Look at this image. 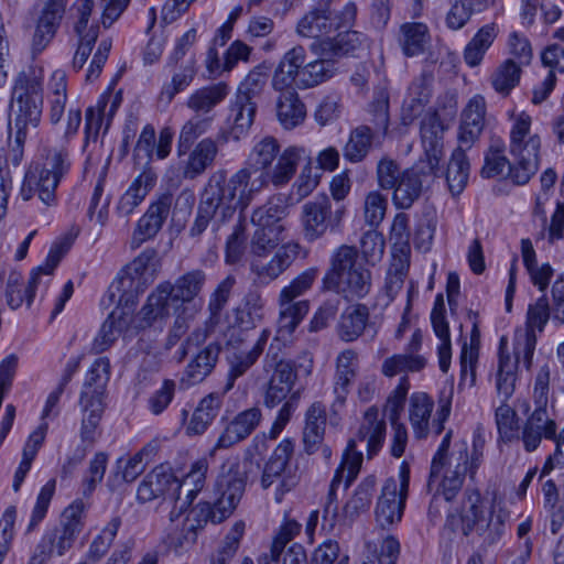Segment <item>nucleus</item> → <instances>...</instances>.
Masks as SVG:
<instances>
[{
    "label": "nucleus",
    "instance_id": "obj_32",
    "mask_svg": "<svg viewBox=\"0 0 564 564\" xmlns=\"http://www.w3.org/2000/svg\"><path fill=\"white\" fill-rule=\"evenodd\" d=\"M397 42L405 57L420 56L431 45L430 28L423 22H404L399 26Z\"/></svg>",
    "mask_w": 564,
    "mask_h": 564
},
{
    "label": "nucleus",
    "instance_id": "obj_36",
    "mask_svg": "<svg viewBox=\"0 0 564 564\" xmlns=\"http://www.w3.org/2000/svg\"><path fill=\"white\" fill-rule=\"evenodd\" d=\"M230 88L227 83L218 82L195 89L186 100V107L196 115L209 116L229 95Z\"/></svg>",
    "mask_w": 564,
    "mask_h": 564
},
{
    "label": "nucleus",
    "instance_id": "obj_18",
    "mask_svg": "<svg viewBox=\"0 0 564 564\" xmlns=\"http://www.w3.org/2000/svg\"><path fill=\"white\" fill-rule=\"evenodd\" d=\"M172 204L173 195L164 193L149 205L133 230L130 240L131 249H138L143 242L158 235L170 215Z\"/></svg>",
    "mask_w": 564,
    "mask_h": 564
},
{
    "label": "nucleus",
    "instance_id": "obj_47",
    "mask_svg": "<svg viewBox=\"0 0 564 564\" xmlns=\"http://www.w3.org/2000/svg\"><path fill=\"white\" fill-rule=\"evenodd\" d=\"M172 69L171 80L162 85L159 99L169 105L180 93L185 91L194 82L197 75L195 59H189L182 66L170 67Z\"/></svg>",
    "mask_w": 564,
    "mask_h": 564
},
{
    "label": "nucleus",
    "instance_id": "obj_12",
    "mask_svg": "<svg viewBox=\"0 0 564 564\" xmlns=\"http://www.w3.org/2000/svg\"><path fill=\"white\" fill-rule=\"evenodd\" d=\"M246 487V477L239 466H231L223 471L215 485L216 498L213 503H199V511L204 514L205 521L220 523L232 514L240 502Z\"/></svg>",
    "mask_w": 564,
    "mask_h": 564
},
{
    "label": "nucleus",
    "instance_id": "obj_55",
    "mask_svg": "<svg viewBox=\"0 0 564 564\" xmlns=\"http://www.w3.org/2000/svg\"><path fill=\"white\" fill-rule=\"evenodd\" d=\"M265 301L257 289H250L236 310L237 322L246 327H254L264 316Z\"/></svg>",
    "mask_w": 564,
    "mask_h": 564
},
{
    "label": "nucleus",
    "instance_id": "obj_27",
    "mask_svg": "<svg viewBox=\"0 0 564 564\" xmlns=\"http://www.w3.org/2000/svg\"><path fill=\"white\" fill-rule=\"evenodd\" d=\"M57 187L58 184L36 165L25 172L19 195L24 202L37 196L45 206H53L57 200Z\"/></svg>",
    "mask_w": 564,
    "mask_h": 564
},
{
    "label": "nucleus",
    "instance_id": "obj_5",
    "mask_svg": "<svg viewBox=\"0 0 564 564\" xmlns=\"http://www.w3.org/2000/svg\"><path fill=\"white\" fill-rule=\"evenodd\" d=\"M508 513L496 505L488 503L477 489H467L459 510V530L481 552L496 545L506 532Z\"/></svg>",
    "mask_w": 564,
    "mask_h": 564
},
{
    "label": "nucleus",
    "instance_id": "obj_60",
    "mask_svg": "<svg viewBox=\"0 0 564 564\" xmlns=\"http://www.w3.org/2000/svg\"><path fill=\"white\" fill-rule=\"evenodd\" d=\"M213 120V116H196L183 124L177 140V154L180 156L185 155L194 141L210 129Z\"/></svg>",
    "mask_w": 564,
    "mask_h": 564
},
{
    "label": "nucleus",
    "instance_id": "obj_16",
    "mask_svg": "<svg viewBox=\"0 0 564 564\" xmlns=\"http://www.w3.org/2000/svg\"><path fill=\"white\" fill-rule=\"evenodd\" d=\"M180 480L171 467L159 465L148 473L137 488L139 503H148L162 499V502L172 503L180 491Z\"/></svg>",
    "mask_w": 564,
    "mask_h": 564
},
{
    "label": "nucleus",
    "instance_id": "obj_15",
    "mask_svg": "<svg viewBox=\"0 0 564 564\" xmlns=\"http://www.w3.org/2000/svg\"><path fill=\"white\" fill-rule=\"evenodd\" d=\"M409 482L410 468L405 463L400 466L399 480L390 477L384 481L375 509L376 521L380 528L390 529L401 521L408 498Z\"/></svg>",
    "mask_w": 564,
    "mask_h": 564
},
{
    "label": "nucleus",
    "instance_id": "obj_44",
    "mask_svg": "<svg viewBox=\"0 0 564 564\" xmlns=\"http://www.w3.org/2000/svg\"><path fill=\"white\" fill-rule=\"evenodd\" d=\"M110 378V364L106 357L96 359L89 367L79 402L97 400L102 402L105 388Z\"/></svg>",
    "mask_w": 564,
    "mask_h": 564
},
{
    "label": "nucleus",
    "instance_id": "obj_53",
    "mask_svg": "<svg viewBox=\"0 0 564 564\" xmlns=\"http://www.w3.org/2000/svg\"><path fill=\"white\" fill-rule=\"evenodd\" d=\"M48 119L52 124H57L64 112L67 102V82L65 72L55 70L48 84Z\"/></svg>",
    "mask_w": 564,
    "mask_h": 564
},
{
    "label": "nucleus",
    "instance_id": "obj_37",
    "mask_svg": "<svg viewBox=\"0 0 564 564\" xmlns=\"http://www.w3.org/2000/svg\"><path fill=\"white\" fill-rule=\"evenodd\" d=\"M224 394L213 392L199 401L185 427L186 435H202L207 431L220 411Z\"/></svg>",
    "mask_w": 564,
    "mask_h": 564
},
{
    "label": "nucleus",
    "instance_id": "obj_34",
    "mask_svg": "<svg viewBox=\"0 0 564 564\" xmlns=\"http://www.w3.org/2000/svg\"><path fill=\"white\" fill-rule=\"evenodd\" d=\"M365 35L357 31H345L334 37L313 41L310 50L315 55L334 56L336 59L358 50L365 42Z\"/></svg>",
    "mask_w": 564,
    "mask_h": 564
},
{
    "label": "nucleus",
    "instance_id": "obj_21",
    "mask_svg": "<svg viewBox=\"0 0 564 564\" xmlns=\"http://www.w3.org/2000/svg\"><path fill=\"white\" fill-rule=\"evenodd\" d=\"M426 170L427 167L419 163L403 170V176L392 187V203L395 208H411L422 194L423 183L430 177L437 176V173H429Z\"/></svg>",
    "mask_w": 564,
    "mask_h": 564
},
{
    "label": "nucleus",
    "instance_id": "obj_2",
    "mask_svg": "<svg viewBox=\"0 0 564 564\" xmlns=\"http://www.w3.org/2000/svg\"><path fill=\"white\" fill-rule=\"evenodd\" d=\"M206 282L203 270H192L178 276L174 283H160L148 296L145 304L135 316V328L143 329L152 326L159 319H165L171 314L175 316L171 337L185 334L188 321L193 319L200 310V303L195 299L202 292Z\"/></svg>",
    "mask_w": 564,
    "mask_h": 564
},
{
    "label": "nucleus",
    "instance_id": "obj_8",
    "mask_svg": "<svg viewBox=\"0 0 564 564\" xmlns=\"http://www.w3.org/2000/svg\"><path fill=\"white\" fill-rule=\"evenodd\" d=\"M386 438V421L380 416L377 408H369L362 417L356 438L348 442L343 459L335 473L340 474L347 488L357 477L361 463L362 453L357 451V442H366L367 456L372 458L381 449Z\"/></svg>",
    "mask_w": 564,
    "mask_h": 564
},
{
    "label": "nucleus",
    "instance_id": "obj_28",
    "mask_svg": "<svg viewBox=\"0 0 564 564\" xmlns=\"http://www.w3.org/2000/svg\"><path fill=\"white\" fill-rule=\"evenodd\" d=\"M156 180L158 175L151 167L144 169L119 198L116 206L117 215L119 217H128L133 214L135 208L155 186Z\"/></svg>",
    "mask_w": 564,
    "mask_h": 564
},
{
    "label": "nucleus",
    "instance_id": "obj_23",
    "mask_svg": "<svg viewBox=\"0 0 564 564\" xmlns=\"http://www.w3.org/2000/svg\"><path fill=\"white\" fill-rule=\"evenodd\" d=\"M486 101L481 95L471 97L462 111L458 127V145L470 149L485 128Z\"/></svg>",
    "mask_w": 564,
    "mask_h": 564
},
{
    "label": "nucleus",
    "instance_id": "obj_7",
    "mask_svg": "<svg viewBox=\"0 0 564 564\" xmlns=\"http://www.w3.org/2000/svg\"><path fill=\"white\" fill-rule=\"evenodd\" d=\"M160 264L158 250L144 249L120 270L110 284L108 290L110 302L134 308L139 296L155 280Z\"/></svg>",
    "mask_w": 564,
    "mask_h": 564
},
{
    "label": "nucleus",
    "instance_id": "obj_33",
    "mask_svg": "<svg viewBox=\"0 0 564 564\" xmlns=\"http://www.w3.org/2000/svg\"><path fill=\"white\" fill-rule=\"evenodd\" d=\"M306 51L303 46L296 45L289 50L280 61L273 78L272 85L275 90L297 87L300 73L305 66Z\"/></svg>",
    "mask_w": 564,
    "mask_h": 564
},
{
    "label": "nucleus",
    "instance_id": "obj_59",
    "mask_svg": "<svg viewBox=\"0 0 564 564\" xmlns=\"http://www.w3.org/2000/svg\"><path fill=\"white\" fill-rule=\"evenodd\" d=\"M292 261L293 257L289 254L288 248L282 247L265 264L252 263L251 270L257 275L258 283L268 284L282 274Z\"/></svg>",
    "mask_w": 564,
    "mask_h": 564
},
{
    "label": "nucleus",
    "instance_id": "obj_51",
    "mask_svg": "<svg viewBox=\"0 0 564 564\" xmlns=\"http://www.w3.org/2000/svg\"><path fill=\"white\" fill-rule=\"evenodd\" d=\"M466 148L458 145L451 155L446 182L453 195H459L467 185L469 177V161L466 155Z\"/></svg>",
    "mask_w": 564,
    "mask_h": 564
},
{
    "label": "nucleus",
    "instance_id": "obj_57",
    "mask_svg": "<svg viewBox=\"0 0 564 564\" xmlns=\"http://www.w3.org/2000/svg\"><path fill=\"white\" fill-rule=\"evenodd\" d=\"M430 98L431 89L426 79L424 77L415 79L409 87L408 96L403 102V120L412 121L421 115Z\"/></svg>",
    "mask_w": 564,
    "mask_h": 564
},
{
    "label": "nucleus",
    "instance_id": "obj_6",
    "mask_svg": "<svg viewBox=\"0 0 564 564\" xmlns=\"http://www.w3.org/2000/svg\"><path fill=\"white\" fill-rule=\"evenodd\" d=\"M371 284V272L359 260L356 247L341 245L332 252L322 279L323 291H333L347 300L362 299L370 292Z\"/></svg>",
    "mask_w": 564,
    "mask_h": 564
},
{
    "label": "nucleus",
    "instance_id": "obj_52",
    "mask_svg": "<svg viewBox=\"0 0 564 564\" xmlns=\"http://www.w3.org/2000/svg\"><path fill=\"white\" fill-rule=\"evenodd\" d=\"M376 135L381 134L366 124L351 130L349 139L343 148V155L345 160L351 163L361 162L367 156Z\"/></svg>",
    "mask_w": 564,
    "mask_h": 564
},
{
    "label": "nucleus",
    "instance_id": "obj_38",
    "mask_svg": "<svg viewBox=\"0 0 564 564\" xmlns=\"http://www.w3.org/2000/svg\"><path fill=\"white\" fill-rule=\"evenodd\" d=\"M208 471V462L206 458L195 460L189 471L180 481V491L177 492L176 503H180V510H187L198 492L202 491L206 484V475Z\"/></svg>",
    "mask_w": 564,
    "mask_h": 564
},
{
    "label": "nucleus",
    "instance_id": "obj_25",
    "mask_svg": "<svg viewBox=\"0 0 564 564\" xmlns=\"http://www.w3.org/2000/svg\"><path fill=\"white\" fill-rule=\"evenodd\" d=\"M557 434V424L549 415L547 409H534L528 416L522 430L524 449L533 452L540 446L543 438L551 441Z\"/></svg>",
    "mask_w": 564,
    "mask_h": 564
},
{
    "label": "nucleus",
    "instance_id": "obj_10",
    "mask_svg": "<svg viewBox=\"0 0 564 564\" xmlns=\"http://www.w3.org/2000/svg\"><path fill=\"white\" fill-rule=\"evenodd\" d=\"M72 243L73 239L69 237H65L55 242L51 247L45 262L32 270L26 285L23 283V279L20 273L12 272L9 275L6 286V300L10 308L17 310L24 302L28 306L31 305L41 276L52 275L63 256L69 250Z\"/></svg>",
    "mask_w": 564,
    "mask_h": 564
},
{
    "label": "nucleus",
    "instance_id": "obj_61",
    "mask_svg": "<svg viewBox=\"0 0 564 564\" xmlns=\"http://www.w3.org/2000/svg\"><path fill=\"white\" fill-rule=\"evenodd\" d=\"M426 364L427 360L422 355L395 354L382 362L381 372L391 378L401 373L421 371Z\"/></svg>",
    "mask_w": 564,
    "mask_h": 564
},
{
    "label": "nucleus",
    "instance_id": "obj_13",
    "mask_svg": "<svg viewBox=\"0 0 564 564\" xmlns=\"http://www.w3.org/2000/svg\"><path fill=\"white\" fill-rule=\"evenodd\" d=\"M346 214L344 205L333 208L330 198L321 195L306 202L301 208V226L305 241L315 242L328 231L339 230Z\"/></svg>",
    "mask_w": 564,
    "mask_h": 564
},
{
    "label": "nucleus",
    "instance_id": "obj_41",
    "mask_svg": "<svg viewBox=\"0 0 564 564\" xmlns=\"http://www.w3.org/2000/svg\"><path fill=\"white\" fill-rule=\"evenodd\" d=\"M326 427V406L316 401L305 412L303 442L305 452L313 454L322 445Z\"/></svg>",
    "mask_w": 564,
    "mask_h": 564
},
{
    "label": "nucleus",
    "instance_id": "obj_20",
    "mask_svg": "<svg viewBox=\"0 0 564 564\" xmlns=\"http://www.w3.org/2000/svg\"><path fill=\"white\" fill-rule=\"evenodd\" d=\"M261 420L262 412L258 406L239 412L226 424L213 451L227 449L245 441L259 426Z\"/></svg>",
    "mask_w": 564,
    "mask_h": 564
},
{
    "label": "nucleus",
    "instance_id": "obj_45",
    "mask_svg": "<svg viewBox=\"0 0 564 564\" xmlns=\"http://www.w3.org/2000/svg\"><path fill=\"white\" fill-rule=\"evenodd\" d=\"M279 318L278 333L281 336L291 335L301 324L310 311V302L307 300L283 299L279 295Z\"/></svg>",
    "mask_w": 564,
    "mask_h": 564
},
{
    "label": "nucleus",
    "instance_id": "obj_39",
    "mask_svg": "<svg viewBox=\"0 0 564 564\" xmlns=\"http://www.w3.org/2000/svg\"><path fill=\"white\" fill-rule=\"evenodd\" d=\"M220 346L210 343L203 348L186 366L181 381L186 386L202 382L215 368L220 354Z\"/></svg>",
    "mask_w": 564,
    "mask_h": 564
},
{
    "label": "nucleus",
    "instance_id": "obj_43",
    "mask_svg": "<svg viewBox=\"0 0 564 564\" xmlns=\"http://www.w3.org/2000/svg\"><path fill=\"white\" fill-rule=\"evenodd\" d=\"M498 34L499 28L496 23L491 22L482 25L464 48L463 57L466 65L469 67L479 66Z\"/></svg>",
    "mask_w": 564,
    "mask_h": 564
},
{
    "label": "nucleus",
    "instance_id": "obj_11",
    "mask_svg": "<svg viewBox=\"0 0 564 564\" xmlns=\"http://www.w3.org/2000/svg\"><path fill=\"white\" fill-rule=\"evenodd\" d=\"M453 391H442L437 402V410L433 421L431 415L434 409L433 399L425 392H414L409 402V420L416 438H426L430 433L440 435L444 431V423L452 411Z\"/></svg>",
    "mask_w": 564,
    "mask_h": 564
},
{
    "label": "nucleus",
    "instance_id": "obj_26",
    "mask_svg": "<svg viewBox=\"0 0 564 564\" xmlns=\"http://www.w3.org/2000/svg\"><path fill=\"white\" fill-rule=\"evenodd\" d=\"M118 306L109 314L102 323L97 336L93 343V350L97 354L107 350L117 339V337L128 332L133 321L134 308L126 307L117 302Z\"/></svg>",
    "mask_w": 564,
    "mask_h": 564
},
{
    "label": "nucleus",
    "instance_id": "obj_3",
    "mask_svg": "<svg viewBox=\"0 0 564 564\" xmlns=\"http://www.w3.org/2000/svg\"><path fill=\"white\" fill-rule=\"evenodd\" d=\"M532 119L521 112L516 117L510 130L509 150L514 159L511 164L506 156V144L499 137L490 139L489 148L485 154V164L481 169V175L486 178H492L503 175L507 172L508 177L517 185L527 184L539 169V152L541 139L538 134H530Z\"/></svg>",
    "mask_w": 564,
    "mask_h": 564
},
{
    "label": "nucleus",
    "instance_id": "obj_14",
    "mask_svg": "<svg viewBox=\"0 0 564 564\" xmlns=\"http://www.w3.org/2000/svg\"><path fill=\"white\" fill-rule=\"evenodd\" d=\"M294 444L291 440H282L268 462L264 464L260 485L267 490L275 486L274 500L280 503L286 492H290L299 482L296 468L292 466L291 458Z\"/></svg>",
    "mask_w": 564,
    "mask_h": 564
},
{
    "label": "nucleus",
    "instance_id": "obj_4",
    "mask_svg": "<svg viewBox=\"0 0 564 564\" xmlns=\"http://www.w3.org/2000/svg\"><path fill=\"white\" fill-rule=\"evenodd\" d=\"M43 79L41 67L29 66L14 79L10 100V121L7 161L18 166L24 155V145L31 130L36 129L42 119Z\"/></svg>",
    "mask_w": 564,
    "mask_h": 564
},
{
    "label": "nucleus",
    "instance_id": "obj_54",
    "mask_svg": "<svg viewBox=\"0 0 564 564\" xmlns=\"http://www.w3.org/2000/svg\"><path fill=\"white\" fill-rule=\"evenodd\" d=\"M499 364L496 379V390L501 402H507L514 392L517 381V362L502 350L505 338L500 341Z\"/></svg>",
    "mask_w": 564,
    "mask_h": 564
},
{
    "label": "nucleus",
    "instance_id": "obj_42",
    "mask_svg": "<svg viewBox=\"0 0 564 564\" xmlns=\"http://www.w3.org/2000/svg\"><path fill=\"white\" fill-rule=\"evenodd\" d=\"M280 91L281 94L276 100V117L285 130H292L304 122L306 117L305 105L293 87Z\"/></svg>",
    "mask_w": 564,
    "mask_h": 564
},
{
    "label": "nucleus",
    "instance_id": "obj_63",
    "mask_svg": "<svg viewBox=\"0 0 564 564\" xmlns=\"http://www.w3.org/2000/svg\"><path fill=\"white\" fill-rule=\"evenodd\" d=\"M376 488L375 476L366 477L356 488L352 497L346 502L344 511L346 516L352 518L362 511L369 509Z\"/></svg>",
    "mask_w": 564,
    "mask_h": 564
},
{
    "label": "nucleus",
    "instance_id": "obj_62",
    "mask_svg": "<svg viewBox=\"0 0 564 564\" xmlns=\"http://www.w3.org/2000/svg\"><path fill=\"white\" fill-rule=\"evenodd\" d=\"M94 6V0H76L70 8L74 32L78 39H84L93 29L97 36L99 34V24L95 21L89 23Z\"/></svg>",
    "mask_w": 564,
    "mask_h": 564
},
{
    "label": "nucleus",
    "instance_id": "obj_31",
    "mask_svg": "<svg viewBox=\"0 0 564 564\" xmlns=\"http://www.w3.org/2000/svg\"><path fill=\"white\" fill-rule=\"evenodd\" d=\"M369 322L370 311L366 304H350L339 316L336 334L340 340L352 343L364 335Z\"/></svg>",
    "mask_w": 564,
    "mask_h": 564
},
{
    "label": "nucleus",
    "instance_id": "obj_48",
    "mask_svg": "<svg viewBox=\"0 0 564 564\" xmlns=\"http://www.w3.org/2000/svg\"><path fill=\"white\" fill-rule=\"evenodd\" d=\"M282 152L275 138L264 137L253 145L247 160L248 166L246 167L257 171V174L260 172H271L274 167L272 163L275 160L276 162L279 161Z\"/></svg>",
    "mask_w": 564,
    "mask_h": 564
},
{
    "label": "nucleus",
    "instance_id": "obj_46",
    "mask_svg": "<svg viewBox=\"0 0 564 564\" xmlns=\"http://www.w3.org/2000/svg\"><path fill=\"white\" fill-rule=\"evenodd\" d=\"M122 525L120 516H113L90 542L85 558L78 564H97L108 553Z\"/></svg>",
    "mask_w": 564,
    "mask_h": 564
},
{
    "label": "nucleus",
    "instance_id": "obj_50",
    "mask_svg": "<svg viewBox=\"0 0 564 564\" xmlns=\"http://www.w3.org/2000/svg\"><path fill=\"white\" fill-rule=\"evenodd\" d=\"M257 111V101L242 100L236 96L229 108L230 134L239 140L251 128Z\"/></svg>",
    "mask_w": 564,
    "mask_h": 564
},
{
    "label": "nucleus",
    "instance_id": "obj_29",
    "mask_svg": "<svg viewBox=\"0 0 564 564\" xmlns=\"http://www.w3.org/2000/svg\"><path fill=\"white\" fill-rule=\"evenodd\" d=\"M227 132H223L217 140L212 138L202 139L192 150L183 170L185 178L194 180L210 167L218 154V142H227Z\"/></svg>",
    "mask_w": 564,
    "mask_h": 564
},
{
    "label": "nucleus",
    "instance_id": "obj_17",
    "mask_svg": "<svg viewBox=\"0 0 564 564\" xmlns=\"http://www.w3.org/2000/svg\"><path fill=\"white\" fill-rule=\"evenodd\" d=\"M444 126L437 113L427 115L421 122V145L423 155L419 164L427 167L429 173H438L444 155Z\"/></svg>",
    "mask_w": 564,
    "mask_h": 564
},
{
    "label": "nucleus",
    "instance_id": "obj_56",
    "mask_svg": "<svg viewBox=\"0 0 564 564\" xmlns=\"http://www.w3.org/2000/svg\"><path fill=\"white\" fill-rule=\"evenodd\" d=\"M522 74V66L513 58L503 61L492 73L490 83L492 88L501 96H508L519 85Z\"/></svg>",
    "mask_w": 564,
    "mask_h": 564
},
{
    "label": "nucleus",
    "instance_id": "obj_58",
    "mask_svg": "<svg viewBox=\"0 0 564 564\" xmlns=\"http://www.w3.org/2000/svg\"><path fill=\"white\" fill-rule=\"evenodd\" d=\"M270 66L265 63L254 66L239 84L236 96L242 100L257 101L267 86Z\"/></svg>",
    "mask_w": 564,
    "mask_h": 564
},
{
    "label": "nucleus",
    "instance_id": "obj_1",
    "mask_svg": "<svg viewBox=\"0 0 564 564\" xmlns=\"http://www.w3.org/2000/svg\"><path fill=\"white\" fill-rule=\"evenodd\" d=\"M304 158V147L289 145L271 172L257 174V171L242 167L227 177V171H215L200 194L196 217L188 230L189 237H200L209 225L213 231H218L232 219L237 209L246 210L269 183L276 188L289 184Z\"/></svg>",
    "mask_w": 564,
    "mask_h": 564
},
{
    "label": "nucleus",
    "instance_id": "obj_49",
    "mask_svg": "<svg viewBox=\"0 0 564 564\" xmlns=\"http://www.w3.org/2000/svg\"><path fill=\"white\" fill-rule=\"evenodd\" d=\"M318 58L305 64L300 73L299 88H311L330 79L337 72L334 56L316 55Z\"/></svg>",
    "mask_w": 564,
    "mask_h": 564
},
{
    "label": "nucleus",
    "instance_id": "obj_9",
    "mask_svg": "<svg viewBox=\"0 0 564 564\" xmlns=\"http://www.w3.org/2000/svg\"><path fill=\"white\" fill-rule=\"evenodd\" d=\"M332 0H318L297 22L296 33L301 37L319 41L334 30L350 28L355 23L357 7L348 2L335 13L330 9Z\"/></svg>",
    "mask_w": 564,
    "mask_h": 564
},
{
    "label": "nucleus",
    "instance_id": "obj_19",
    "mask_svg": "<svg viewBox=\"0 0 564 564\" xmlns=\"http://www.w3.org/2000/svg\"><path fill=\"white\" fill-rule=\"evenodd\" d=\"M468 464V451L466 443L451 454L446 460V466L442 469L441 474L434 478H430L429 485L440 479L437 486V495H441L446 501L453 500L460 491L466 474Z\"/></svg>",
    "mask_w": 564,
    "mask_h": 564
},
{
    "label": "nucleus",
    "instance_id": "obj_35",
    "mask_svg": "<svg viewBox=\"0 0 564 564\" xmlns=\"http://www.w3.org/2000/svg\"><path fill=\"white\" fill-rule=\"evenodd\" d=\"M445 313L444 297L442 294H437L431 312V323L434 334L440 340V344L437 345V356L440 369L443 372L448 371L452 359L451 334Z\"/></svg>",
    "mask_w": 564,
    "mask_h": 564
},
{
    "label": "nucleus",
    "instance_id": "obj_40",
    "mask_svg": "<svg viewBox=\"0 0 564 564\" xmlns=\"http://www.w3.org/2000/svg\"><path fill=\"white\" fill-rule=\"evenodd\" d=\"M43 163L40 170L53 178L57 184L69 173L72 158L69 145L56 142L47 144L42 150Z\"/></svg>",
    "mask_w": 564,
    "mask_h": 564
},
{
    "label": "nucleus",
    "instance_id": "obj_24",
    "mask_svg": "<svg viewBox=\"0 0 564 564\" xmlns=\"http://www.w3.org/2000/svg\"><path fill=\"white\" fill-rule=\"evenodd\" d=\"M296 379V370L290 361L282 359L276 361L265 386L263 404L272 409L283 402L291 393Z\"/></svg>",
    "mask_w": 564,
    "mask_h": 564
},
{
    "label": "nucleus",
    "instance_id": "obj_64",
    "mask_svg": "<svg viewBox=\"0 0 564 564\" xmlns=\"http://www.w3.org/2000/svg\"><path fill=\"white\" fill-rule=\"evenodd\" d=\"M245 533V523L236 522L223 541V545L210 557V564H228L236 555Z\"/></svg>",
    "mask_w": 564,
    "mask_h": 564
},
{
    "label": "nucleus",
    "instance_id": "obj_30",
    "mask_svg": "<svg viewBox=\"0 0 564 564\" xmlns=\"http://www.w3.org/2000/svg\"><path fill=\"white\" fill-rule=\"evenodd\" d=\"M269 336L270 332L263 329L249 351H236L227 357L229 368L223 393L230 391L235 386V381L242 377L257 362L263 352Z\"/></svg>",
    "mask_w": 564,
    "mask_h": 564
},
{
    "label": "nucleus",
    "instance_id": "obj_22",
    "mask_svg": "<svg viewBox=\"0 0 564 564\" xmlns=\"http://www.w3.org/2000/svg\"><path fill=\"white\" fill-rule=\"evenodd\" d=\"M66 4L67 0H44L32 40L34 54L41 53L54 37L65 13Z\"/></svg>",
    "mask_w": 564,
    "mask_h": 564
}]
</instances>
